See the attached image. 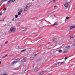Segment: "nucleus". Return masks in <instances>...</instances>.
Listing matches in <instances>:
<instances>
[{
    "instance_id": "1",
    "label": "nucleus",
    "mask_w": 75,
    "mask_h": 75,
    "mask_svg": "<svg viewBox=\"0 0 75 75\" xmlns=\"http://www.w3.org/2000/svg\"><path fill=\"white\" fill-rule=\"evenodd\" d=\"M16 29L15 28L11 27L10 29V31L11 33H15L16 32Z\"/></svg>"
},
{
    "instance_id": "2",
    "label": "nucleus",
    "mask_w": 75,
    "mask_h": 75,
    "mask_svg": "<svg viewBox=\"0 0 75 75\" xmlns=\"http://www.w3.org/2000/svg\"><path fill=\"white\" fill-rule=\"evenodd\" d=\"M69 2H66L65 4L64 5V6L65 7H68V6L69 5Z\"/></svg>"
},
{
    "instance_id": "3",
    "label": "nucleus",
    "mask_w": 75,
    "mask_h": 75,
    "mask_svg": "<svg viewBox=\"0 0 75 75\" xmlns=\"http://www.w3.org/2000/svg\"><path fill=\"white\" fill-rule=\"evenodd\" d=\"M32 5V3H29L26 6L27 7H28V8H30V7Z\"/></svg>"
},
{
    "instance_id": "4",
    "label": "nucleus",
    "mask_w": 75,
    "mask_h": 75,
    "mask_svg": "<svg viewBox=\"0 0 75 75\" xmlns=\"http://www.w3.org/2000/svg\"><path fill=\"white\" fill-rule=\"evenodd\" d=\"M47 72V71H42L40 72V73H39V75H42V74H45V72Z\"/></svg>"
},
{
    "instance_id": "5",
    "label": "nucleus",
    "mask_w": 75,
    "mask_h": 75,
    "mask_svg": "<svg viewBox=\"0 0 75 75\" xmlns=\"http://www.w3.org/2000/svg\"><path fill=\"white\" fill-rule=\"evenodd\" d=\"M64 62H58L56 64V65L57 66V65H59L60 64H62L63 63H64Z\"/></svg>"
},
{
    "instance_id": "6",
    "label": "nucleus",
    "mask_w": 75,
    "mask_h": 75,
    "mask_svg": "<svg viewBox=\"0 0 75 75\" xmlns=\"http://www.w3.org/2000/svg\"><path fill=\"white\" fill-rule=\"evenodd\" d=\"M58 25V23H57V22H55L53 24L51 25L55 26V25Z\"/></svg>"
},
{
    "instance_id": "7",
    "label": "nucleus",
    "mask_w": 75,
    "mask_h": 75,
    "mask_svg": "<svg viewBox=\"0 0 75 75\" xmlns=\"http://www.w3.org/2000/svg\"><path fill=\"white\" fill-rule=\"evenodd\" d=\"M28 7H27V6H26L25 8L24 11H27V10H28Z\"/></svg>"
},
{
    "instance_id": "8",
    "label": "nucleus",
    "mask_w": 75,
    "mask_h": 75,
    "mask_svg": "<svg viewBox=\"0 0 75 75\" xmlns=\"http://www.w3.org/2000/svg\"><path fill=\"white\" fill-rule=\"evenodd\" d=\"M27 30V29L25 28H23L21 29V30L23 31H25Z\"/></svg>"
},
{
    "instance_id": "9",
    "label": "nucleus",
    "mask_w": 75,
    "mask_h": 75,
    "mask_svg": "<svg viewBox=\"0 0 75 75\" xmlns=\"http://www.w3.org/2000/svg\"><path fill=\"white\" fill-rule=\"evenodd\" d=\"M51 17H52V18H55V16L54 15H52L51 16Z\"/></svg>"
},
{
    "instance_id": "10",
    "label": "nucleus",
    "mask_w": 75,
    "mask_h": 75,
    "mask_svg": "<svg viewBox=\"0 0 75 75\" xmlns=\"http://www.w3.org/2000/svg\"><path fill=\"white\" fill-rule=\"evenodd\" d=\"M70 28L71 29H72V28H75V26H72L70 27Z\"/></svg>"
},
{
    "instance_id": "11",
    "label": "nucleus",
    "mask_w": 75,
    "mask_h": 75,
    "mask_svg": "<svg viewBox=\"0 0 75 75\" xmlns=\"http://www.w3.org/2000/svg\"><path fill=\"white\" fill-rule=\"evenodd\" d=\"M68 52V50L67 49H66L64 52H63V54H65V53H67Z\"/></svg>"
},
{
    "instance_id": "12",
    "label": "nucleus",
    "mask_w": 75,
    "mask_h": 75,
    "mask_svg": "<svg viewBox=\"0 0 75 75\" xmlns=\"http://www.w3.org/2000/svg\"><path fill=\"white\" fill-rule=\"evenodd\" d=\"M21 61L22 62H26V60L25 59H23L21 60Z\"/></svg>"
},
{
    "instance_id": "13",
    "label": "nucleus",
    "mask_w": 75,
    "mask_h": 75,
    "mask_svg": "<svg viewBox=\"0 0 75 75\" xmlns=\"http://www.w3.org/2000/svg\"><path fill=\"white\" fill-rule=\"evenodd\" d=\"M11 0H10L8 1L6 3L7 4H9L10 3V2H11Z\"/></svg>"
},
{
    "instance_id": "14",
    "label": "nucleus",
    "mask_w": 75,
    "mask_h": 75,
    "mask_svg": "<svg viewBox=\"0 0 75 75\" xmlns=\"http://www.w3.org/2000/svg\"><path fill=\"white\" fill-rule=\"evenodd\" d=\"M19 11V12L20 13H22V12H23V9L21 8L20 10H19V11Z\"/></svg>"
},
{
    "instance_id": "15",
    "label": "nucleus",
    "mask_w": 75,
    "mask_h": 75,
    "mask_svg": "<svg viewBox=\"0 0 75 75\" xmlns=\"http://www.w3.org/2000/svg\"><path fill=\"white\" fill-rule=\"evenodd\" d=\"M75 37V36H71L70 37V39H71V38H74Z\"/></svg>"
},
{
    "instance_id": "16",
    "label": "nucleus",
    "mask_w": 75,
    "mask_h": 75,
    "mask_svg": "<svg viewBox=\"0 0 75 75\" xmlns=\"http://www.w3.org/2000/svg\"><path fill=\"white\" fill-rule=\"evenodd\" d=\"M14 64H15V63L14 62H13L11 63L12 65L14 66Z\"/></svg>"
},
{
    "instance_id": "17",
    "label": "nucleus",
    "mask_w": 75,
    "mask_h": 75,
    "mask_svg": "<svg viewBox=\"0 0 75 75\" xmlns=\"http://www.w3.org/2000/svg\"><path fill=\"white\" fill-rule=\"evenodd\" d=\"M8 55V54H6L5 56H3L1 57V59H3V58H5V57H7V56Z\"/></svg>"
},
{
    "instance_id": "18",
    "label": "nucleus",
    "mask_w": 75,
    "mask_h": 75,
    "mask_svg": "<svg viewBox=\"0 0 75 75\" xmlns=\"http://www.w3.org/2000/svg\"><path fill=\"white\" fill-rule=\"evenodd\" d=\"M66 48H70V47L69 46H65Z\"/></svg>"
},
{
    "instance_id": "19",
    "label": "nucleus",
    "mask_w": 75,
    "mask_h": 75,
    "mask_svg": "<svg viewBox=\"0 0 75 75\" xmlns=\"http://www.w3.org/2000/svg\"><path fill=\"white\" fill-rule=\"evenodd\" d=\"M26 50H27V49H24L22 50H21V52H24V51H26Z\"/></svg>"
},
{
    "instance_id": "20",
    "label": "nucleus",
    "mask_w": 75,
    "mask_h": 75,
    "mask_svg": "<svg viewBox=\"0 0 75 75\" xmlns=\"http://www.w3.org/2000/svg\"><path fill=\"white\" fill-rule=\"evenodd\" d=\"M34 59V57H32L30 58V59L31 60H33V59Z\"/></svg>"
},
{
    "instance_id": "21",
    "label": "nucleus",
    "mask_w": 75,
    "mask_h": 75,
    "mask_svg": "<svg viewBox=\"0 0 75 75\" xmlns=\"http://www.w3.org/2000/svg\"><path fill=\"white\" fill-rule=\"evenodd\" d=\"M21 12H18V16H19V15H21Z\"/></svg>"
},
{
    "instance_id": "22",
    "label": "nucleus",
    "mask_w": 75,
    "mask_h": 75,
    "mask_svg": "<svg viewBox=\"0 0 75 75\" xmlns=\"http://www.w3.org/2000/svg\"><path fill=\"white\" fill-rule=\"evenodd\" d=\"M18 15H16L15 16V17L16 18H18Z\"/></svg>"
},
{
    "instance_id": "23",
    "label": "nucleus",
    "mask_w": 75,
    "mask_h": 75,
    "mask_svg": "<svg viewBox=\"0 0 75 75\" xmlns=\"http://www.w3.org/2000/svg\"><path fill=\"white\" fill-rule=\"evenodd\" d=\"M66 20H68V19H69V18L68 16H67L66 17Z\"/></svg>"
},
{
    "instance_id": "24",
    "label": "nucleus",
    "mask_w": 75,
    "mask_h": 75,
    "mask_svg": "<svg viewBox=\"0 0 75 75\" xmlns=\"http://www.w3.org/2000/svg\"><path fill=\"white\" fill-rule=\"evenodd\" d=\"M58 52H59V53H61V52H62V50H59L58 51Z\"/></svg>"
},
{
    "instance_id": "25",
    "label": "nucleus",
    "mask_w": 75,
    "mask_h": 75,
    "mask_svg": "<svg viewBox=\"0 0 75 75\" xmlns=\"http://www.w3.org/2000/svg\"><path fill=\"white\" fill-rule=\"evenodd\" d=\"M56 1H57V0H53L52 1L53 3H55Z\"/></svg>"
},
{
    "instance_id": "26",
    "label": "nucleus",
    "mask_w": 75,
    "mask_h": 75,
    "mask_svg": "<svg viewBox=\"0 0 75 75\" xmlns=\"http://www.w3.org/2000/svg\"><path fill=\"white\" fill-rule=\"evenodd\" d=\"M37 69H38V67H35V70H37Z\"/></svg>"
},
{
    "instance_id": "27",
    "label": "nucleus",
    "mask_w": 75,
    "mask_h": 75,
    "mask_svg": "<svg viewBox=\"0 0 75 75\" xmlns=\"http://www.w3.org/2000/svg\"><path fill=\"white\" fill-rule=\"evenodd\" d=\"M2 21H4V19L3 20H0V22Z\"/></svg>"
},
{
    "instance_id": "28",
    "label": "nucleus",
    "mask_w": 75,
    "mask_h": 75,
    "mask_svg": "<svg viewBox=\"0 0 75 75\" xmlns=\"http://www.w3.org/2000/svg\"><path fill=\"white\" fill-rule=\"evenodd\" d=\"M6 9H7V8H4V9H3V10H4V11H5V10H6Z\"/></svg>"
},
{
    "instance_id": "29",
    "label": "nucleus",
    "mask_w": 75,
    "mask_h": 75,
    "mask_svg": "<svg viewBox=\"0 0 75 75\" xmlns=\"http://www.w3.org/2000/svg\"><path fill=\"white\" fill-rule=\"evenodd\" d=\"M65 60H66V59H68V57H65V58H64Z\"/></svg>"
},
{
    "instance_id": "30",
    "label": "nucleus",
    "mask_w": 75,
    "mask_h": 75,
    "mask_svg": "<svg viewBox=\"0 0 75 75\" xmlns=\"http://www.w3.org/2000/svg\"><path fill=\"white\" fill-rule=\"evenodd\" d=\"M14 62L15 63H17L18 62V61H15Z\"/></svg>"
},
{
    "instance_id": "31",
    "label": "nucleus",
    "mask_w": 75,
    "mask_h": 75,
    "mask_svg": "<svg viewBox=\"0 0 75 75\" xmlns=\"http://www.w3.org/2000/svg\"><path fill=\"white\" fill-rule=\"evenodd\" d=\"M8 43V41H6L5 42V44H7Z\"/></svg>"
},
{
    "instance_id": "32",
    "label": "nucleus",
    "mask_w": 75,
    "mask_h": 75,
    "mask_svg": "<svg viewBox=\"0 0 75 75\" xmlns=\"http://www.w3.org/2000/svg\"><path fill=\"white\" fill-rule=\"evenodd\" d=\"M16 61H19L20 60V59H16Z\"/></svg>"
},
{
    "instance_id": "33",
    "label": "nucleus",
    "mask_w": 75,
    "mask_h": 75,
    "mask_svg": "<svg viewBox=\"0 0 75 75\" xmlns=\"http://www.w3.org/2000/svg\"><path fill=\"white\" fill-rule=\"evenodd\" d=\"M2 14H3V13H0V16H1V15H2Z\"/></svg>"
},
{
    "instance_id": "34",
    "label": "nucleus",
    "mask_w": 75,
    "mask_h": 75,
    "mask_svg": "<svg viewBox=\"0 0 75 75\" xmlns=\"http://www.w3.org/2000/svg\"><path fill=\"white\" fill-rule=\"evenodd\" d=\"M14 18H13L12 19V21H14Z\"/></svg>"
},
{
    "instance_id": "35",
    "label": "nucleus",
    "mask_w": 75,
    "mask_h": 75,
    "mask_svg": "<svg viewBox=\"0 0 75 75\" xmlns=\"http://www.w3.org/2000/svg\"><path fill=\"white\" fill-rule=\"evenodd\" d=\"M7 74L6 73L4 74L3 75H7Z\"/></svg>"
},
{
    "instance_id": "36",
    "label": "nucleus",
    "mask_w": 75,
    "mask_h": 75,
    "mask_svg": "<svg viewBox=\"0 0 75 75\" xmlns=\"http://www.w3.org/2000/svg\"><path fill=\"white\" fill-rule=\"evenodd\" d=\"M55 38H56V37H54V39H53V41H55Z\"/></svg>"
},
{
    "instance_id": "37",
    "label": "nucleus",
    "mask_w": 75,
    "mask_h": 75,
    "mask_svg": "<svg viewBox=\"0 0 75 75\" xmlns=\"http://www.w3.org/2000/svg\"><path fill=\"white\" fill-rule=\"evenodd\" d=\"M57 7V6H54V8H55V7Z\"/></svg>"
},
{
    "instance_id": "38",
    "label": "nucleus",
    "mask_w": 75,
    "mask_h": 75,
    "mask_svg": "<svg viewBox=\"0 0 75 75\" xmlns=\"http://www.w3.org/2000/svg\"><path fill=\"white\" fill-rule=\"evenodd\" d=\"M15 1V0H13L12 1V2H14Z\"/></svg>"
},
{
    "instance_id": "39",
    "label": "nucleus",
    "mask_w": 75,
    "mask_h": 75,
    "mask_svg": "<svg viewBox=\"0 0 75 75\" xmlns=\"http://www.w3.org/2000/svg\"><path fill=\"white\" fill-rule=\"evenodd\" d=\"M2 47V45H0V48H1Z\"/></svg>"
},
{
    "instance_id": "40",
    "label": "nucleus",
    "mask_w": 75,
    "mask_h": 75,
    "mask_svg": "<svg viewBox=\"0 0 75 75\" xmlns=\"http://www.w3.org/2000/svg\"><path fill=\"white\" fill-rule=\"evenodd\" d=\"M36 55H37V54H34V56H36Z\"/></svg>"
},
{
    "instance_id": "41",
    "label": "nucleus",
    "mask_w": 75,
    "mask_h": 75,
    "mask_svg": "<svg viewBox=\"0 0 75 75\" xmlns=\"http://www.w3.org/2000/svg\"><path fill=\"white\" fill-rule=\"evenodd\" d=\"M73 46H74L75 47V44H74L73 45Z\"/></svg>"
},
{
    "instance_id": "42",
    "label": "nucleus",
    "mask_w": 75,
    "mask_h": 75,
    "mask_svg": "<svg viewBox=\"0 0 75 75\" xmlns=\"http://www.w3.org/2000/svg\"><path fill=\"white\" fill-rule=\"evenodd\" d=\"M68 0L70 2H71V0H68Z\"/></svg>"
},
{
    "instance_id": "43",
    "label": "nucleus",
    "mask_w": 75,
    "mask_h": 75,
    "mask_svg": "<svg viewBox=\"0 0 75 75\" xmlns=\"http://www.w3.org/2000/svg\"><path fill=\"white\" fill-rule=\"evenodd\" d=\"M12 23V22H11H11H10V23Z\"/></svg>"
},
{
    "instance_id": "44",
    "label": "nucleus",
    "mask_w": 75,
    "mask_h": 75,
    "mask_svg": "<svg viewBox=\"0 0 75 75\" xmlns=\"http://www.w3.org/2000/svg\"><path fill=\"white\" fill-rule=\"evenodd\" d=\"M1 62L0 61V64H1Z\"/></svg>"
},
{
    "instance_id": "45",
    "label": "nucleus",
    "mask_w": 75,
    "mask_h": 75,
    "mask_svg": "<svg viewBox=\"0 0 75 75\" xmlns=\"http://www.w3.org/2000/svg\"><path fill=\"white\" fill-rule=\"evenodd\" d=\"M32 1H34V0H32Z\"/></svg>"
},
{
    "instance_id": "46",
    "label": "nucleus",
    "mask_w": 75,
    "mask_h": 75,
    "mask_svg": "<svg viewBox=\"0 0 75 75\" xmlns=\"http://www.w3.org/2000/svg\"><path fill=\"white\" fill-rule=\"evenodd\" d=\"M1 5H0V6H1Z\"/></svg>"
},
{
    "instance_id": "47",
    "label": "nucleus",
    "mask_w": 75,
    "mask_h": 75,
    "mask_svg": "<svg viewBox=\"0 0 75 75\" xmlns=\"http://www.w3.org/2000/svg\"><path fill=\"white\" fill-rule=\"evenodd\" d=\"M7 0H4V1H6Z\"/></svg>"
},
{
    "instance_id": "48",
    "label": "nucleus",
    "mask_w": 75,
    "mask_h": 75,
    "mask_svg": "<svg viewBox=\"0 0 75 75\" xmlns=\"http://www.w3.org/2000/svg\"><path fill=\"white\" fill-rule=\"evenodd\" d=\"M6 25V24H5V25Z\"/></svg>"
},
{
    "instance_id": "49",
    "label": "nucleus",
    "mask_w": 75,
    "mask_h": 75,
    "mask_svg": "<svg viewBox=\"0 0 75 75\" xmlns=\"http://www.w3.org/2000/svg\"><path fill=\"white\" fill-rule=\"evenodd\" d=\"M74 75H75V74H74Z\"/></svg>"
},
{
    "instance_id": "50",
    "label": "nucleus",
    "mask_w": 75,
    "mask_h": 75,
    "mask_svg": "<svg viewBox=\"0 0 75 75\" xmlns=\"http://www.w3.org/2000/svg\"><path fill=\"white\" fill-rule=\"evenodd\" d=\"M66 20V19L65 20V21Z\"/></svg>"
},
{
    "instance_id": "51",
    "label": "nucleus",
    "mask_w": 75,
    "mask_h": 75,
    "mask_svg": "<svg viewBox=\"0 0 75 75\" xmlns=\"http://www.w3.org/2000/svg\"><path fill=\"white\" fill-rule=\"evenodd\" d=\"M0 75H1L0 74Z\"/></svg>"
}]
</instances>
